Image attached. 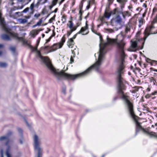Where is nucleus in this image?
I'll list each match as a JSON object with an SVG mask.
<instances>
[{
  "label": "nucleus",
  "instance_id": "nucleus-1",
  "mask_svg": "<svg viewBox=\"0 0 157 157\" xmlns=\"http://www.w3.org/2000/svg\"><path fill=\"white\" fill-rule=\"evenodd\" d=\"M124 67H118L116 72L117 78L118 92L119 94L121 95V98L124 101L126 108L132 117L136 122V134L141 129L144 133L147 135L157 137V135L155 132H149L142 128L140 124L137 121L138 117L136 116L135 114L133 104L129 100L128 97L124 94L123 91L125 90V87L123 83V79L121 77V75L124 72Z\"/></svg>",
  "mask_w": 157,
  "mask_h": 157
},
{
  "label": "nucleus",
  "instance_id": "nucleus-2",
  "mask_svg": "<svg viewBox=\"0 0 157 157\" xmlns=\"http://www.w3.org/2000/svg\"><path fill=\"white\" fill-rule=\"evenodd\" d=\"M38 46H36L34 47H32V49L33 51L36 52L38 56L42 60L45 64L47 67L54 74L58 80H61L63 79L68 80H74L79 77L85 76L91 71L93 68L96 70V63L93 65L87 68L84 71L76 75H71L65 73L63 70L59 71L58 70H56L53 67L50 62L49 59L48 57H43L41 54L40 51L37 50Z\"/></svg>",
  "mask_w": 157,
  "mask_h": 157
},
{
  "label": "nucleus",
  "instance_id": "nucleus-3",
  "mask_svg": "<svg viewBox=\"0 0 157 157\" xmlns=\"http://www.w3.org/2000/svg\"><path fill=\"white\" fill-rule=\"evenodd\" d=\"M1 14L0 16V24L4 31L7 33L9 35L3 34L1 35L2 38L4 40H10L9 36L17 40H20L21 38L18 37V34L16 33L11 32V30L8 28V27L5 24L3 19L2 17V13L0 11Z\"/></svg>",
  "mask_w": 157,
  "mask_h": 157
},
{
  "label": "nucleus",
  "instance_id": "nucleus-4",
  "mask_svg": "<svg viewBox=\"0 0 157 157\" xmlns=\"http://www.w3.org/2000/svg\"><path fill=\"white\" fill-rule=\"evenodd\" d=\"M157 33V14L150 26H147L144 31V39L145 41L150 34Z\"/></svg>",
  "mask_w": 157,
  "mask_h": 157
},
{
  "label": "nucleus",
  "instance_id": "nucleus-5",
  "mask_svg": "<svg viewBox=\"0 0 157 157\" xmlns=\"http://www.w3.org/2000/svg\"><path fill=\"white\" fill-rule=\"evenodd\" d=\"M34 142V148L35 151H37L38 152V157H40L41 154V148L40 147L41 143L40 139L36 135H35L33 138Z\"/></svg>",
  "mask_w": 157,
  "mask_h": 157
},
{
  "label": "nucleus",
  "instance_id": "nucleus-6",
  "mask_svg": "<svg viewBox=\"0 0 157 157\" xmlns=\"http://www.w3.org/2000/svg\"><path fill=\"white\" fill-rule=\"evenodd\" d=\"M7 141L6 145L7 146L6 154L7 157H11L10 154V149L8 144L9 142L8 136H2L0 137V141Z\"/></svg>",
  "mask_w": 157,
  "mask_h": 157
},
{
  "label": "nucleus",
  "instance_id": "nucleus-7",
  "mask_svg": "<svg viewBox=\"0 0 157 157\" xmlns=\"http://www.w3.org/2000/svg\"><path fill=\"white\" fill-rule=\"evenodd\" d=\"M88 25L87 23V21L86 23V25L85 26L82 27L81 28L80 30L73 37L71 38L73 39H73L75 38L77 35L78 34H81L82 35H85L89 33V29L88 27Z\"/></svg>",
  "mask_w": 157,
  "mask_h": 157
},
{
  "label": "nucleus",
  "instance_id": "nucleus-8",
  "mask_svg": "<svg viewBox=\"0 0 157 157\" xmlns=\"http://www.w3.org/2000/svg\"><path fill=\"white\" fill-rule=\"evenodd\" d=\"M88 25L87 23V21L86 23V25L85 26L82 27L81 28L80 30L73 37L71 38L73 39H73L75 38L77 35L78 34H81L82 35H85L89 33V29L88 27Z\"/></svg>",
  "mask_w": 157,
  "mask_h": 157
},
{
  "label": "nucleus",
  "instance_id": "nucleus-9",
  "mask_svg": "<svg viewBox=\"0 0 157 157\" xmlns=\"http://www.w3.org/2000/svg\"><path fill=\"white\" fill-rule=\"evenodd\" d=\"M122 21V19L119 15H117L115 19L112 21L113 25L117 26L120 25Z\"/></svg>",
  "mask_w": 157,
  "mask_h": 157
},
{
  "label": "nucleus",
  "instance_id": "nucleus-10",
  "mask_svg": "<svg viewBox=\"0 0 157 157\" xmlns=\"http://www.w3.org/2000/svg\"><path fill=\"white\" fill-rule=\"evenodd\" d=\"M72 53L73 54L71 55L70 58V62L71 63H72L74 62V58L75 57V56L76 54H78V49L75 48L73 50H72Z\"/></svg>",
  "mask_w": 157,
  "mask_h": 157
},
{
  "label": "nucleus",
  "instance_id": "nucleus-11",
  "mask_svg": "<svg viewBox=\"0 0 157 157\" xmlns=\"http://www.w3.org/2000/svg\"><path fill=\"white\" fill-rule=\"evenodd\" d=\"M62 45L60 44L59 43L54 44L51 48V50L52 52L56 51L57 49L62 48Z\"/></svg>",
  "mask_w": 157,
  "mask_h": 157
},
{
  "label": "nucleus",
  "instance_id": "nucleus-12",
  "mask_svg": "<svg viewBox=\"0 0 157 157\" xmlns=\"http://www.w3.org/2000/svg\"><path fill=\"white\" fill-rule=\"evenodd\" d=\"M24 5H21V6H14L12 8L10 11V15H12V12L13 11L16 10H21L24 7Z\"/></svg>",
  "mask_w": 157,
  "mask_h": 157
},
{
  "label": "nucleus",
  "instance_id": "nucleus-13",
  "mask_svg": "<svg viewBox=\"0 0 157 157\" xmlns=\"http://www.w3.org/2000/svg\"><path fill=\"white\" fill-rule=\"evenodd\" d=\"M142 87L141 86H135L132 87L130 92L132 93H135L138 91L139 89H141V91H142Z\"/></svg>",
  "mask_w": 157,
  "mask_h": 157
},
{
  "label": "nucleus",
  "instance_id": "nucleus-14",
  "mask_svg": "<svg viewBox=\"0 0 157 157\" xmlns=\"http://www.w3.org/2000/svg\"><path fill=\"white\" fill-rule=\"evenodd\" d=\"M74 45V43L72 38L69 39L67 43V45L69 48H72Z\"/></svg>",
  "mask_w": 157,
  "mask_h": 157
},
{
  "label": "nucleus",
  "instance_id": "nucleus-15",
  "mask_svg": "<svg viewBox=\"0 0 157 157\" xmlns=\"http://www.w3.org/2000/svg\"><path fill=\"white\" fill-rule=\"evenodd\" d=\"M113 14H117V15H119L120 14H121L122 15L123 12L117 9H115L112 12Z\"/></svg>",
  "mask_w": 157,
  "mask_h": 157
},
{
  "label": "nucleus",
  "instance_id": "nucleus-16",
  "mask_svg": "<svg viewBox=\"0 0 157 157\" xmlns=\"http://www.w3.org/2000/svg\"><path fill=\"white\" fill-rule=\"evenodd\" d=\"M131 28L130 23L126 25L125 26V32L126 33H127L128 32H130Z\"/></svg>",
  "mask_w": 157,
  "mask_h": 157
},
{
  "label": "nucleus",
  "instance_id": "nucleus-17",
  "mask_svg": "<svg viewBox=\"0 0 157 157\" xmlns=\"http://www.w3.org/2000/svg\"><path fill=\"white\" fill-rule=\"evenodd\" d=\"M48 0H38L36 5L39 6L40 5H43L47 2Z\"/></svg>",
  "mask_w": 157,
  "mask_h": 157
},
{
  "label": "nucleus",
  "instance_id": "nucleus-18",
  "mask_svg": "<svg viewBox=\"0 0 157 157\" xmlns=\"http://www.w3.org/2000/svg\"><path fill=\"white\" fill-rule=\"evenodd\" d=\"M131 46L133 48H136L137 47V43L136 40H132L131 41Z\"/></svg>",
  "mask_w": 157,
  "mask_h": 157
},
{
  "label": "nucleus",
  "instance_id": "nucleus-19",
  "mask_svg": "<svg viewBox=\"0 0 157 157\" xmlns=\"http://www.w3.org/2000/svg\"><path fill=\"white\" fill-rule=\"evenodd\" d=\"M131 14L128 11H125L123 12L122 14V16L123 18L125 19L126 16H130Z\"/></svg>",
  "mask_w": 157,
  "mask_h": 157
},
{
  "label": "nucleus",
  "instance_id": "nucleus-20",
  "mask_svg": "<svg viewBox=\"0 0 157 157\" xmlns=\"http://www.w3.org/2000/svg\"><path fill=\"white\" fill-rule=\"evenodd\" d=\"M117 1L121 4V8H124V4L127 2V0H117Z\"/></svg>",
  "mask_w": 157,
  "mask_h": 157
},
{
  "label": "nucleus",
  "instance_id": "nucleus-21",
  "mask_svg": "<svg viewBox=\"0 0 157 157\" xmlns=\"http://www.w3.org/2000/svg\"><path fill=\"white\" fill-rule=\"evenodd\" d=\"M77 28V26H75V27L72 29L71 30L70 29L69 31H68L67 32V36L68 37L71 33L75 30Z\"/></svg>",
  "mask_w": 157,
  "mask_h": 157
},
{
  "label": "nucleus",
  "instance_id": "nucleus-22",
  "mask_svg": "<svg viewBox=\"0 0 157 157\" xmlns=\"http://www.w3.org/2000/svg\"><path fill=\"white\" fill-rule=\"evenodd\" d=\"M38 34V32L36 30H33L31 32V34L32 36L34 37L36 35Z\"/></svg>",
  "mask_w": 157,
  "mask_h": 157
},
{
  "label": "nucleus",
  "instance_id": "nucleus-23",
  "mask_svg": "<svg viewBox=\"0 0 157 157\" xmlns=\"http://www.w3.org/2000/svg\"><path fill=\"white\" fill-rule=\"evenodd\" d=\"M68 23H69V24H67V25L70 29L71 30L75 27V26H73V24L72 21H68Z\"/></svg>",
  "mask_w": 157,
  "mask_h": 157
},
{
  "label": "nucleus",
  "instance_id": "nucleus-24",
  "mask_svg": "<svg viewBox=\"0 0 157 157\" xmlns=\"http://www.w3.org/2000/svg\"><path fill=\"white\" fill-rule=\"evenodd\" d=\"M18 22L21 24H24L27 22V20L25 19L20 18L18 19Z\"/></svg>",
  "mask_w": 157,
  "mask_h": 157
},
{
  "label": "nucleus",
  "instance_id": "nucleus-25",
  "mask_svg": "<svg viewBox=\"0 0 157 157\" xmlns=\"http://www.w3.org/2000/svg\"><path fill=\"white\" fill-rule=\"evenodd\" d=\"M139 27H140L143 24L144 22V19L143 18H140L139 19Z\"/></svg>",
  "mask_w": 157,
  "mask_h": 157
},
{
  "label": "nucleus",
  "instance_id": "nucleus-26",
  "mask_svg": "<svg viewBox=\"0 0 157 157\" xmlns=\"http://www.w3.org/2000/svg\"><path fill=\"white\" fill-rule=\"evenodd\" d=\"M65 41V38L64 36H63L62 38L61 41L59 43H58L60 44H62V47L63 44L64 43Z\"/></svg>",
  "mask_w": 157,
  "mask_h": 157
},
{
  "label": "nucleus",
  "instance_id": "nucleus-27",
  "mask_svg": "<svg viewBox=\"0 0 157 157\" xmlns=\"http://www.w3.org/2000/svg\"><path fill=\"white\" fill-rule=\"evenodd\" d=\"M35 6V5L34 4V2H33L30 5V9L31 11H32V12H33L34 11V7Z\"/></svg>",
  "mask_w": 157,
  "mask_h": 157
},
{
  "label": "nucleus",
  "instance_id": "nucleus-28",
  "mask_svg": "<svg viewBox=\"0 0 157 157\" xmlns=\"http://www.w3.org/2000/svg\"><path fill=\"white\" fill-rule=\"evenodd\" d=\"M7 64L5 63L0 62V67H7Z\"/></svg>",
  "mask_w": 157,
  "mask_h": 157
},
{
  "label": "nucleus",
  "instance_id": "nucleus-29",
  "mask_svg": "<svg viewBox=\"0 0 157 157\" xmlns=\"http://www.w3.org/2000/svg\"><path fill=\"white\" fill-rule=\"evenodd\" d=\"M105 30L106 32L109 33H112L114 32V30L112 29H105Z\"/></svg>",
  "mask_w": 157,
  "mask_h": 157
},
{
  "label": "nucleus",
  "instance_id": "nucleus-30",
  "mask_svg": "<svg viewBox=\"0 0 157 157\" xmlns=\"http://www.w3.org/2000/svg\"><path fill=\"white\" fill-rule=\"evenodd\" d=\"M111 13H109L105 12V17L106 18H109L111 16Z\"/></svg>",
  "mask_w": 157,
  "mask_h": 157
},
{
  "label": "nucleus",
  "instance_id": "nucleus-31",
  "mask_svg": "<svg viewBox=\"0 0 157 157\" xmlns=\"http://www.w3.org/2000/svg\"><path fill=\"white\" fill-rule=\"evenodd\" d=\"M62 21L63 23H64L66 22V16L63 15L62 17Z\"/></svg>",
  "mask_w": 157,
  "mask_h": 157
},
{
  "label": "nucleus",
  "instance_id": "nucleus-32",
  "mask_svg": "<svg viewBox=\"0 0 157 157\" xmlns=\"http://www.w3.org/2000/svg\"><path fill=\"white\" fill-rule=\"evenodd\" d=\"M29 10V8L28 7L25 8L23 11L21 12L22 13H26L28 12Z\"/></svg>",
  "mask_w": 157,
  "mask_h": 157
},
{
  "label": "nucleus",
  "instance_id": "nucleus-33",
  "mask_svg": "<svg viewBox=\"0 0 157 157\" xmlns=\"http://www.w3.org/2000/svg\"><path fill=\"white\" fill-rule=\"evenodd\" d=\"M58 0H53L52 1V6H55L57 3Z\"/></svg>",
  "mask_w": 157,
  "mask_h": 157
},
{
  "label": "nucleus",
  "instance_id": "nucleus-34",
  "mask_svg": "<svg viewBox=\"0 0 157 157\" xmlns=\"http://www.w3.org/2000/svg\"><path fill=\"white\" fill-rule=\"evenodd\" d=\"M56 17V15H55L52 17L49 21V22L50 23H52L53 20H54L55 19Z\"/></svg>",
  "mask_w": 157,
  "mask_h": 157
},
{
  "label": "nucleus",
  "instance_id": "nucleus-35",
  "mask_svg": "<svg viewBox=\"0 0 157 157\" xmlns=\"http://www.w3.org/2000/svg\"><path fill=\"white\" fill-rule=\"evenodd\" d=\"M42 22V19H40L36 24H37V25L38 26H40Z\"/></svg>",
  "mask_w": 157,
  "mask_h": 157
},
{
  "label": "nucleus",
  "instance_id": "nucleus-36",
  "mask_svg": "<svg viewBox=\"0 0 157 157\" xmlns=\"http://www.w3.org/2000/svg\"><path fill=\"white\" fill-rule=\"evenodd\" d=\"M10 49L11 51L12 52H14L15 51V48L14 47H11L10 48Z\"/></svg>",
  "mask_w": 157,
  "mask_h": 157
},
{
  "label": "nucleus",
  "instance_id": "nucleus-37",
  "mask_svg": "<svg viewBox=\"0 0 157 157\" xmlns=\"http://www.w3.org/2000/svg\"><path fill=\"white\" fill-rule=\"evenodd\" d=\"M21 12H17L14 13V16H17V15H19L21 13Z\"/></svg>",
  "mask_w": 157,
  "mask_h": 157
},
{
  "label": "nucleus",
  "instance_id": "nucleus-38",
  "mask_svg": "<svg viewBox=\"0 0 157 157\" xmlns=\"http://www.w3.org/2000/svg\"><path fill=\"white\" fill-rule=\"evenodd\" d=\"M40 13H37V14L36 13V14H35L34 15V17L37 18L38 17H40Z\"/></svg>",
  "mask_w": 157,
  "mask_h": 157
},
{
  "label": "nucleus",
  "instance_id": "nucleus-39",
  "mask_svg": "<svg viewBox=\"0 0 157 157\" xmlns=\"http://www.w3.org/2000/svg\"><path fill=\"white\" fill-rule=\"evenodd\" d=\"M128 8L131 11H132V5H130L128 6Z\"/></svg>",
  "mask_w": 157,
  "mask_h": 157
},
{
  "label": "nucleus",
  "instance_id": "nucleus-40",
  "mask_svg": "<svg viewBox=\"0 0 157 157\" xmlns=\"http://www.w3.org/2000/svg\"><path fill=\"white\" fill-rule=\"evenodd\" d=\"M157 11V7H154L153 10V13H155V12Z\"/></svg>",
  "mask_w": 157,
  "mask_h": 157
},
{
  "label": "nucleus",
  "instance_id": "nucleus-41",
  "mask_svg": "<svg viewBox=\"0 0 157 157\" xmlns=\"http://www.w3.org/2000/svg\"><path fill=\"white\" fill-rule=\"evenodd\" d=\"M18 131L19 132V133L21 134H21L22 133V130L20 128H18Z\"/></svg>",
  "mask_w": 157,
  "mask_h": 157
},
{
  "label": "nucleus",
  "instance_id": "nucleus-42",
  "mask_svg": "<svg viewBox=\"0 0 157 157\" xmlns=\"http://www.w3.org/2000/svg\"><path fill=\"white\" fill-rule=\"evenodd\" d=\"M146 61L148 63H150L151 61V60L148 58H147L146 59Z\"/></svg>",
  "mask_w": 157,
  "mask_h": 157
},
{
  "label": "nucleus",
  "instance_id": "nucleus-43",
  "mask_svg": "<svg viewBox=\"0 0 157 157\" xmlns=\"http://www.w3.org/2000/svg\"><path fill=\"white\" fill-rule=\"evenodd\" d=\"M30 17H31L30 16H29V15L25 16V18H26L25 19H27V20L28 19L30 18Z\"/></svg>",
  "mask_w": 157,
  "mask_h": 157
},
{
  "label": "nucleus",
  "instance_id": "nucleus-44",
  "mask_svg": "<svg viewBox=\"0 0 157 157\" xmlns=\"http://www.w3.org/2000/svg\"><path fill=\"white\" fill-rule=\"evenodd\" d=\"M54 6H52V5L51 4V5H50V6H49V9L51 10L52 9V7Z\"/></svg>",
  "mask_w": 157,
  "mask_h": 157
},
{
  "label": "nucleus",
  "instance_id": "nucleus-45",
  "mask_svg": "<svg viewBox=\"0 0 157 157\" xmlns=\"http://www.w3.org/2000/svg\"><path fill=\"white\" fill-rule=\"evenodd\" d=\"M58 8H56L54 11H52V13H56L57 12V11H58Z\"/></svg>",
  "mask_w": 157,
  "mask_h": 157
},
{
  "label": "nucleus",
  "instance_id": "nucleus-46",
  "mask_svg": "<svg viewBox=\"0 0 157 157\" xmlns=\"http://www.w3.org/2000/svg\"><path fill=\"white\" fill-rule=\"evenodd\" d=\"M40 39H39L37 41V43H36V46H38L39 44V42H40Z\"/></svg>",
  "mask_w": 157,
  "mask_h": 157
},
{
  "label": "nucleus",
  "instance_id": "nucleus-47",
  "mask_svg": "<svg viewBox=\"0 0 157 157\" xmlns=\"http://www.w3.org/2000/svg\"><path fill=\"white\" fill-rule=\"evenodd\" d=\"M91 30L95 34H97L96 33V32L94 29L93 28H92L91 29Z\"/></svg>",
  "mask_w": 157,
  "mask_h": 157
},
{
  "label": "nucleus",
  "instance_id": "nucleus-48",
  "mask_svg": "<svg viewBox=\"0 0 157 157\" xmlns=\"http://www.w3.org/2000/svg\"><path fill=\"white\" fill-rule=\"evenodd\" d=\"M1 157H3V150H2L1 151Z\"/></svg>",
  "mask_w": 157,
  "mask_h": 157
},
{
  "label": "nucleus",
  "instance_id": "nucleus-49",
  "mask_svg": "<svg viewBox=\"0 0 157 157\" xmlns=\"http://www.w3.org/2000/svg\"><path fill=\"white\" fill-rule=\"evenodd\" d=\"M150 69H151V71L153 70V71H154L157 72V70L155 69H154V68H151Z\"/></svg>",
  "mask_w": 157,
  "mask_h": 157
},
{
  "label": "nucleus",
  "instance_id": "nucleus-50",
  "mask_svg": "<svg viewBox=\"0 0 157 157\" xmlns=\"http://www.w3.org/2000/svg\"><path fill=\"white\" fill-rule=\"evenodd\" d=\"M108 1L109 2V3L111 4L113 2L114 0H108Z\"/></svg>",
  "mask_w": 157,
  "mask_h": 157
},
{
  "label": "nucleus",
  "instance_id": "nucleus-51",
  "mask_svg": "<svg viewBox=\"0 0 157 157\" xmlns=\"http://www.w3.org/2000/svg\"><path fill=\"white\" fill-rule=\"evenodd\" d=\"M157 92H153L151 94L152 95H155L156 94Z\"/></svg>",
  "mask_w": 157,
  "mask_h": 157
},
{
  "label": "nucleus",
  "instance_id": "nucleus-52",
  "mask_svg": "<svg viewBox=\"0 0 157 157\" xmlns=\"http://www.w3.org/2000/svg\"><path fill=\"white\" fill-rule=\"evenodd\" d=\"M150 95L149 94H147L146 95L145 97L146 98H148L150 97Z\"/></svg>",
  "mask_w": 157,
  "mask_h": 157
},
{
  "label": "nucleus",
  "instance_id": "nucleus-53",
  "mask_svg": "<svg viewBox=\"0 0 157 157\" xmlns=\"http://www.w3.org/2000/svg\"><path fill=\"white\" fill-rule=\"evenodd\" d=\"M86 0H82L81 2V5H82H82H83V2L85 1Z\"/></svg>",
  "mask_w": 157,
  "mask_h": 157
},
{
  "label": "nucleus",
  "instance_id": "nucleus-54",
  "mask_svg": "<svg viewBox=\"0 0 157 157\" xmlns=\"http://www.w3.org/2000/svg\"><path fill=\"white\" fill-rule=\"evenodd\" d=\"M65 0H61V1L59 3V5H60L61 3L63 2Z\"/></svg>",
  "mask_w": 157,
  "mask_h": 157
},
{
  "label": "nucleus",
  "instance_id": "nucleus-55",
  "mask_svg": "<svg viewBox=\"0 0 157 157\" xmlns=\"http://www.w3.org/2000/svg\"><path fill=\"white\" fill-rule=\"evenodd\" d=\"M11 134L12 132H9L7 133V135L9 136Z\"/></svg>",
  "mask_w": 157,
  "mask_h": 157
},
{
  "label": "nucleus",
  "instance_id": "nucleus-56",
  "mask_svg": "<svg viewBox=\"0 0 157 157\" xmlns=\"http://www.w3.org/2000/svg\"><path fill=\"white\" fill-rule=\"evenodd\" d=\"M31 0H28V2L26 3L25 5H27L31 1Z\"/></svg>",
  "mask_w": 157,
  "mask_h": 157
},
{
  "label": "nucleus",
  "instance_id": "nucleus-57",
  "mask_svg": "<svg viewBox=\"0 0 157 157\" xmlns=\"http://www.w3.org/2000/svg\"><path fill=\"white\" fill-rule=\"evenodd\" d=\"M3 46V45L2 44H0V48H2Z\"/></svg>",
  "mask_w": 157,
  "mask_h": 157
},
{
  "label": "nucleus",
  "instance_id": "nucleus-58",
  "mask_svg": "<svg viewBox=\"0 0 157 157\" xmlns=\"http://www.w3.org/2000/svg\"><path fill=\"white\" fill-rule=\"evenodd\" d=\"M63 92L64 94H65V90H63L62 91Z\"/></svg>",
  "mask_w": 157,
  "mask_h": 157
},
{
  "label": "nucleus",
  "instance_id": "nucleus-59",
  "mask_svg": "<svg viewBox=\"0 0 157 157\" xmlns=\"http://www.w3.org/2000/svg\"><path fill=\"white\" fill-rule=\"evenodd\" d=\"M37 26H38L37 25V24H35V25H34L33 26V27L34 28V27H35Z\"/></svg>",
  "mask_w": 157,
  "mask_h": 157
},
{
  "label": "nucleus",
  "instance_id": "nucleus-60",
  "mask_svg": "<svg viewBox=\"0 0 157 157\" xmlns=\"http://www.w3.org/2000/svg\"><path fill=\"white\" fill-rule=\"evenodd\" d=\"M26 124H27L28 126L29 127V124H28V123L26 121Z\"/></svg>",
  "mask_w": 157,
  "mask_h": 157
},
{
  "label": "nucleus",
  "instance_id": "nucleus-61",
  "mask_svg": "<svg viewBox=\"0 0 157 157\" xmlns=\"http://www.w3.org/2000/svg\"><path fill=\"white\" fill-rule=\"evenodd\" d=\"M117 98H117V97H115V98H114L113 100H116L117 99Z\"/></svg>",
  "mask_w": 157,
  "mask_h": 157
},
{
  "label": "nucleus",
  "instance_id": "nucleus-62",
  "mask_svg": "<svg viewBox=\"0 0 157 157\" xmlns=\"http://www.w3.org/2000/svg\"><path fill=\"white\" fill-rule=\"evenodd\" d=\"M2 54V52L1 51H0V56H1Z\"/></svg>",
  "mask_w": 157,
  "mask_h": 157
},
{
  "label": "nucleus",
  "instance_id": "nucleus-63",
  "mask_svg": "<svg viewBox=\"0 0 157 157\" xmlns=\"http://www.w3.org/2000/svg\"><path fill=\"white\" fill-rule=\"evenodd\" d=\"M20 143H21V144H22L23 143L22 141L21 140H20Z\"/></svg>",
  "mask_w": 157,
  "mask_h": 157
},
{
  "label": "nucleus",
  "instance_id": "nucleus-64",
  "mask_svg": "<svg viewBox=\"0 0 157 157\" xmlns=\"http://www.w3.org/2000/svg\"><path fill=\"white\" fill-rule=\"evenodd\" d=\"M48 47V46H45V47H44V48H45V49H46V48H47V47Z\"/></svg>",
  "mask_w": 157,
  "mask_h": 157
}]
</instances>
